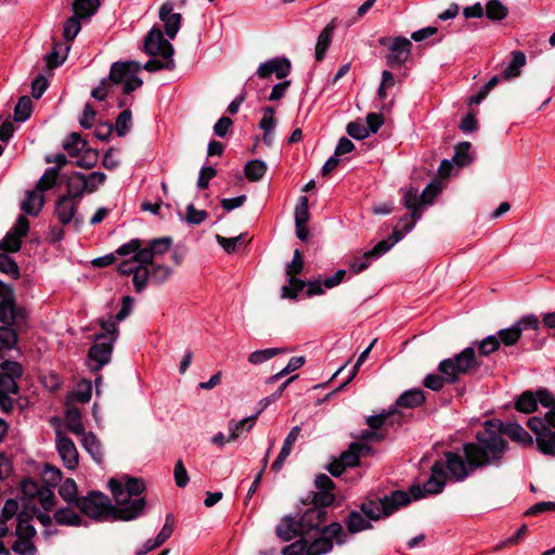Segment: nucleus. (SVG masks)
Segmentation results:
<instances>
[{
	"label": "nucleus",
	"mask_w": 555,
	"mask_h": 555,
	"mask_svg": "<svg viewBox=\"0 0 555 555\" xmlns=\"http://www.w3.org/2000/svg\"><path fill=\"white\" fill-rule=\"evenodd\" d=\"M498 426H501L498 420L487 421L482 430L476 434V441L463 446V452L468 453L479 468L502 465L508 443L499 434Z\"/></svg>",
	"instance_id": "1"
},
{
	"label": "nucleus",
	"mask_w": 555,
	"mask_h": 555,
	"mask_svg": "<svg viewBox=\"0 0 555 555\" xmlns=\"http://www.w3.org/2000/svg\"><path fill=\"white\" fill-rule=\"evenodd\" d=\"M108 487L117 505L119 520L130 521L142 514L146 504L144 498H138L145 489L142 479L128 476L112 478Z\"/></svg>",
	"instance_id": "2"
},
{
	"label": "nucleus",
	"mask_w": 555,
	"mask_h": 555,
	"mask_svg": "<svg viewBox=\"0 0 555 555\" xmlns=\"http://www.w3.org/2000/svg\"><path fill=\"white\" fill-rule=\"evenodd\" d=\"M0 358L5 351L12 350L17 341V330L26 325L27 311L15 304V299L7 285L0 281Z\"/></svg>",
	"instance_id": "3"
},
{
	"label": "nucleus",
	"mask_w": 555,
	"mask_h": 555,
	"mask_svg": "<svg viewBox=\"0 0 555 555\" xmlns=\"http://www.w3.org/2000/svg\"><path fill=\"white\" fill-rule=\"evenodd\" d=\"M476 359V351L473 346L463 349L452 358L442 360L438 365L440 375L428 374L424 378V386L434 391H439L444 384H454L460 376L469 374L473 370L479 367Z\"/></svg>",
	"instance_id": "4"
},
{
	"label": "nucleus",
	"mask_w": 555,
	"mask_h": 555,
	"mask_svg": "<svg viewBox=\"0 0 555 555\" xmlns=\"http://www.w3.org/2000/svg\"><path fill=\"white\" fill-rule=\"evenodd\" d=\"M307 545L306 555H324L330 553L334 546V540L337 545H344L347 542V534L341 524L334 521L322 527L314 535L304 537Z\"/></svg>",
	"instance_id": "5"
},
{
	"label": "nucleus",
	"mask_w": 555,
	"mask_h": 555,
	"mask_svg": "<svg viewBox=\"0 0 555 555\" xmlns=\"http://www.w3.org/2000/svg\"><path fill=\"white\" fill-rule=\"evenodd\" d=\"M411 503L409 493L402 490H395L389 495L376 500H367L360 504V512L371 521L391 515L401 506Z\"/></svg>",
	"instance_id": "6"
},
{
	"label": "nucleus",
	"mask_w": 555,
	"mask_h": 555,
	"mask_svg": "<svg viewBox=\"0 0 555 555\" xmlns=\"http://www.w3.org/2000/svg\"><path fill=\"white\" fill-rule=\"evenodd\" d=\"M76 506L96 521L119 520L117 505H113L111 499L100 491H90L87 495L80 496Z\"/></svg>",
	"instance_id": "7"
},
{
	"label": "nucleus",
	"mask_w": 555,
	"mask_h": 555,
	"mask_svg": "<svg viewBox=\"0 0 555 555\" xmlns=\"http://www.w3.org/2000/svg\"><path fill=\"white\" fill-rule=\"evenodd\" d=\"M141 69L142 66L139 62H115L112 64L106 79L109 80L113 87L122 85V93L130 94L143 83L142 79L138 76Z\"/></svg>",
	"instance_id": "8"
},
{
	"label": "nucleus",
	"mask_w": 555,
	"mask_h": 555,
	"mask_svg": "<svg viewBox=\"0 0 555 555\" xmlns=\"http://www.w3.org/2000/svg\"><path fill=\"white\" fill-rule=\"evenodd\" d=\"M431 476L424 482L423 487L418 485L411 486L409 493L411 502L418 500L427 494H438L442 492L447 481V472L444 470V464L442 461H436L431 466Z\"/></svg>",
	"instance_id": "9"
},
{
	"label": "nucleus",
	"mask_w": 555,
	"mask_h": 555,
	"mask_svg": "<svg viewBox=\"0 0 555 555\" xmlns=\"http://www.w3.org/2000/svg\"><path fill=\"white\" fill-rule=\"evenodd\" d=\"M378 43L388 48L386 63L391 68L401 67L411 55L412 42L405 37H380Z\"/></svg>",
	"instance_id": "10"
},
{
	"label": "nucleus",
	"mask_w": 555,
	"mask_h": 555,
	"mask_svg": "<svg viewBox=\"0 0 555 555\" xmlns=\"http://www.w3.org/2000/svg\"><path fill=\"white\" fill-rule=\"evenodd\" d=\"M16 520V540L11 546L12 551L17 555H36L37 546L33 541L37 534L35 527L23 514H20Z\"/></svg>",
	"instance_id": "11"
},
{
	"label": "nucleus",
	"mask_w": 555,
	"mask_h": 555,
	"mask_svg": "<svg viewBox=\"0 0 555 555\" xmlns=\"http://www.w3.org/2000/svg\"><path fill=\"white\" fill-rule=\"evenodd\" d=\"M464 455L466 461L456 452L448 451L444 453V470L448 469V473L454 481H463L479 468L474 464L475 460L468 453H464Z\"/></svg>",
	"instance_id": "12"
},
{
	"label": "nucleus",
	"mask_w": 555,
	"mask_h": 555,
	"mask_svg": "<svg viewBox=\"0 0 555 555\" xmlns=\"http://www.w3.org/2000/svg\"><path fill=\"white\" fill-rule=\"evenodd\" d=\"M24 370L17 361L5 360L0 364V395H17L20 387L17 380L23 376Z\"/></svg>",
	"instance_id": "13"
},
{
	"label": "nucleus",
	"mask_w": 555,
	"mask_h": 555,
	"mask_svg": "<svg viewBox=\"0 0 555 555\" xmlns=\"http://www.w3.org/2000/svg\"><path fill=\"white\" fill-rule=\"evenodd\" d=\"M542 406H551L554 403L553 395L545 388L537 391H524L515 402V409L521 413H532L538 409V404Z\"/></svg>",
	"instance_id": "14"
},
{
	"label": "nucleus",
	"mask_w": 555,
	"mask_h": 555,
	"mask_svg": "<svg viewBox=\"0 0 555 555\" xmlns=\"http://www.w3.org/2000/svg\"><path fill=\"white\" fill-rule=\"evenodd\" d=\"M88 143L89 141H65L63 145L68 156L76 158L75 164L82 168H92L99 159L96 149Z\"/></svg>",
	"instance_id": "15"
},
{
	"label": "nucleus",
	"mask_w": 555,
	"mask_h": 555,
	"mask_svg": "<svg viewBox=\"0 0 555 555\" xmlns=\"http://www.w3.org/2000/svg\"><path fill=\"white\" fill-rule=\"evenodd\" d=\"M79 202L69 198L68 195H62L55 203V216L62 225L73 223L76 231H79L83 225V218L77 215Z\"/></svg>",
	"instance_id": "16"
},
{
	"label": "nucleus",
	"mask_w": 555,
	"mask_h": 555,
	"mask_svg": "<svg viewBox=\"0 0 555 555\" xmlns=\"http://www.w3.org/2000/svg\"><path fill=\"white\" fill-rule=\"evenodd\" d=\"M144 52L151 56L170 59L173 54V47L164 38L162 30L154 26L144 38Z\"/></svg>",
	"instance_id": "17"
},
{
	"label": "nucleus",
	"mask_w": 555,
	"mask_h": 555,
	"mask_svg": "<svg viewBox=\"0 0 555 555\" xmlns=\"http://www.w3.org/2000/svg\"><path fill=\"white\" fill-rule=\"evenodd\" d=\"M115 343L93 337V344L88 351L91 371L98 372L111 362Z\"/></svg>",
	"instance_id": "18"
},
{
	"label": "nucleus",
	"mask_w": 555,
	"mask_h": 555,
	"mask_svg": "<svg viewBox=\"0 0 555 555\" xmlns=\"http://www.w3.org/2000/svg\"><path fill=\"white\" fill-rule=\"evenodd\" d=\"M132 127V113L129 108H125L116 118L115 125L104 122L96 127L94 137L95 139H108L113 129L118 137L128 134Z\"/></svg>",
	"instance_id": "19"
},
{
	"label": "nucleus",
	"mask_w": 555,
	"mask_h": 555,
	"mask_svg": "<svg viewBox=\"0 0 555 555\" xmlns=\"http://www.w3.org/2000/svg\"><path fill=\"white\" fill-rule=\"evenodd\" d=\"M291 61L285 56H276L261 63L256 75L261 79H268L274 75L276 79L282 80L291 74Z\"/></svg>",
	"instance_id": "20"
},
{
	"label": "nucleus",
	"mask_w": 555,
	"mask_h": 555,
	"mask_svg": "<svg viewBox=\"0 0 555 555\" xmlns=\"http://www.w3.org/2000/svg\"><path fill=\"white\" fill-rule=\"evenodd\" d=\"M288 276V285H284L282 287V297L294 299L297 295L307 286V295L309 297L315 295H322L324 293L323 288H321V280H314L305 282L296 275H287Z\"/></svg>",
	"instance_id": "21"
},
{
	"label": "nucleus",
	"mask_w": 555,
	"mask_h": 555,
	"mask_svg": "<svg viewBox=\"0 0 555 555\" xmlns=\"http://www.w3.org/2000/svg\"><path fill=\"white\" fill-rule=\"evenodd\" d=\"M55 443L64 466L70 470L76 469L79 463V454L74 441L57 430L55 434Z\"/></svg>",
	"instance_id": "22"
},
{
	"label": "nucleus",
	"mask_w": 555,
	"mask_h": 555,
	"mask_svg": "<svg viewBox=\"0 0 555 555\" xmlns=\"http://www.w3.org/2000/svg\"><path fill=\"white\" fill-rule=\"evenodd\" d=\"M327 512L320 507H309L298 519L304 537L310 535L313 531L319 532L321 525L325 521Z\"/></svg>",
	"instance_id": "23"
},
{
	"label": "nucleus",
	"mask_w": 555,
	"mask_h": 555,
	"mask_svg": "<svg viewBox=\"0 0 555 555\" xmlns=\"http://www.w3.org/2000/svg\"><path fill=\"white\" fill-rule=\"evenodd\" d=\"M500 427L498 426L499 434L508 436L513 441L521 443L524 446H531L533 443L532 436L518 423L507 422L503 423L499 421Z\"/></svg>",
	"instance_id": "24"
},
{
	"label": "nucleus",
	"mask_w": 555,
	"mask_h": 555,
	"mask_svg": "<svg viewBox=\"0 0 555 555\" xmlns=\"http://www.w3.org/2000/svg\"><path fill=\"white\" fill-rule=\"evenodd\" d=\"M172 4L170 2L164 3L159 9V18L165 23L166 35L173 39L179 31L181 23V14L172 13Z\"/></svg>",
	"instance_id": "25"
},
{
	"label": "nucleus",
	"mask_w": 555,
	"mask_h": 555,
	"mask_svg": "<svg viewBox=\"0 0 555 555\" xmlns=\"http://www.w3.org/2000/svg\"><path fill=\"white\" fill-rule=\"evenodd\" d=\"M300 431H301L300 426H294L291 429V431L288 433V435L286 436V438L283 442L282 449H281L278 457L274 460V462L271 465V469L273 472L278 473L279 470H281V468L284 465V462L289 456V454L292 452V447L295 443V441L297 440Z\"/></svg>",
	"instance_id": "26"
},
{
	"label": "nucleus",
	"mask_w": 555,
	"mask_h": 555,
	"mask_svg": "<svg viewBox=\"0 0 555 555\" xmlns=\"http://www.w3.org/2000/svg\"><path fill=\"white\" fill-rule=\"evenodd\" d=\"M275 531L276 535L283 541H291L297 537L304 538L302 529H300L298 525V519L292 516L284 517Z\"/></svg>",
	"instance_id": "27"
},
{
	"label": "nucleus",
	"mask_w": 555,
	"mask_h": 555,
	"mask_svg": "<svg viewBox=\"0 0 555 555\" xmlns=\"http://www.w3.org/2000/svg\"><path fill=\"white\" fill-rule=\"evenodd\" d=\"M347 530L351 534L372 529V521L367 519L360 511L352 509L344 520Z\"/></svg>",
	"instance_id": "28"
},
{
	"label": "nucleus",
	"mask_w": 555,
	"mask_h": 555,
	"mask_svg": "<svg viewBox=\"0 0 555 555\" xmlns=\"http://www.w3.org/2000/svg\"><path fill=\"white\" fill-rule=\"evenodd\" d=\"M43 205L44 195L35 188L26 192L25 199L21 204V209L29 216H37Z\"/></svg>",
	"instance_id": "29"
},
{
	"label": "nucleus",
	"mask_w": 555,
	"mask_h": 555,
	"mask_svg": "<svg viewBox=\"0 0 555 555\" xmlns=\"http://www.w3.org/2000/svg\"><path fill=\"white\" fill-rule=\"evenodd\" d=\"M81 444L96 464L101 465L103 463L104 453L102 450V444L92 431H89L82 436Z\"/></svg>",
	"instance_id": "30"
},
{
	"label": "nucleus",
	"mask_w": 555,
	"mask_h": 555,
	"mask_svg": "<svg viewBox=\"0 0 555 555\" xmlns=\"http://www.w3.org/2000/svg\"><path fill=\"white\" fill-rule=\"evenodd\" d=\"M401 414L396 408L390 409L377 415H371L366 418V424L371 429H379L384 425H393L395 422L399 423Z\"/></svg>",
	"instance_id": "31"
},
{
	"label": "nucleus",
	"mask_w": 555,
	"mask_h": 555,
	"mask_svg": "<svg viewBox=\"0 0 555 555\" xmlns=\"http://www.w3.org/2000/svg\"><path fill=\"white\" fill-rule=\"evenodd\" d=\"M336 28V24L331 22L326 25L323 30L320 33L318 37V41L315 44V60L318 62L322 61L326 54V51L333 40L334 30Z\"/></svg>",
	"instance_id": "32"
},
{
	"label": "nucleus",
	"mask_w": 555,
	"mask_h": 555,
	"mask_svg": "<svg viewBox=\"0 0 555 555\" xmlns=\"http://www.w3.org/2000/svg\"><path fill=\"white\" fill-rule=\"evenodd\" d=\"M424 401V391L418 388H413L401 393L396 400V405L400 408L414 409L422 405Z\"/></svg>",
	"instance_id": "33"
},
{
	"label": "nucleus",
	"mask_w": 555,
	"mask_h": 555,
	"mask_svg": "<svg viewBox=\"0 0 555 555\" xmlns=\"http://www.w3.org/2000/svg\"><path fill=\"white\" fill-rule=\"evenodd\" d=\"M86 192L87 186L83 180V175L75 172L72 176H69L67 180V191L64 195H68L69 198L80 203V199Z\"/></svg>",
	"instance_id": "34"
},
{
	"label": "nucleus",
	"mask_w": 555,
	"mask_h": 555,
	"mask_svg": "<svg viewBox=\"0 0 555 555\" xmlns=\"http://www.w3.org/2000/svg\"><path fill=\"white\" fill-rule=\"evenodd\" d=\"M258 416H259V412H257L256 414H254L251 416L245 417V418L241 420L240 422L230 421L229 422L230 435H229L227 441L236 440L241 436L243 430H246V431L251 430Z\"/></svg>",
	"instance_id": "35"
},
{
	"label": "nucleus",
	"mask_w": 555,
	"mask_h": 555,
	"mask_svg": "<svg viewBox=\"0 0 555 555\" xmlns=\"http://www.w3.org/2000/svg\"><path fill=\"white\" fill-rule=\"evenodd\" d=\"M512 60L508 65L502 70L504 79L515 78L520 75V69L526 65V55L522 51H513Z\"/></svg>",
	"instance_id": "36"
},
{
	"label": "nucleus",
	"mask_w": 555,
	"mask_h": 555,
	"mask_svg": "<svg viewBox=\"0 0 555 555\" xmlns=\"http://www.w3.org/2000/svg\"><path fill=\"white\" fill-rule=\"evenodd\" d=\"M59 167H50L47 168L43 172V175L40 177V179L36 183V189L40 193H44L46 191H49L53 189L59 180Z\"/></svg>",
	"instance_id": "37"
},
{
	"label": "nucleus",
	"mask_w": 555,
	"mask_h": 555,
	"mask_svg": "<svg viewBox=\"0 0 555 555\" xmlns=\"http://www.w3.org/2000/svg\"><path fill=\"white\" fill-rule=\"evenodd\" d=\"M262 117L259 121V128L263 131L262 139H269L274 134V129L278 124L276 118L274 117L275 111L271 106H267L262 109Z\"/></svg>",
	"instance_id": "38"
},
{
	"label": "nucleus",
	"mask_w": 555,
	"mask_h": 555,
	"mask_svg": "<svg viewBox=\"0 0 555 555\" xmlns=\"http://www.w3.org/2000/svg\"><path fill=\"white\" fill-rule=\"evenodd\" d=\"M55 521L61 526H80L82 524L81 517L72 508H59L54 513Z\"/></svg>",
	"instance_id": "39"
},
{
	"label": "nucleus",
	"mask_w": 555,
	"mask_h": 555,
	"mask_svg": "<svg viewBox=\"0 0 555 555\" xmlns=\"http://www.w3.org/2000/svg\"><path fill=\"white\" fill-rule=\"evenodd\" d=\"M65 423L66 428L77 435V436H83L87 433H85L83 424L81 423V414L78 409H69L66 412L65 416Z\"/></svg>",
	"instance_id": "40"
},
{
	"label": "nucleus",
	"mask_w": 555,
	"mask_h": 555,
	"mask_svg": "<svg viewBox=\"0 0 555 555\" xmlns=\"http://www.w3.org/2000/svg\"><path fill=\"white\" fill-rule=\"evenodd\" d=\"M486 16L494 22L504 20L508 14V9L499 0H489L485 8Z\"/></svg>",
	"instance_id": "41"
},
{
	"label": "nucleus",
	"mask_w": 555,
	"mask_h": 555,
	"mask_svg": "<svg viewBox=\"0 0 555 555\" xmlns=\"http://www.w3.org/2000/svg\"><path fill=\"white\" fill-rule=\"evenodd\" d=\"M267 171V165L260 159H253L246 163L244 173L249 181H259Z\"/></svg>",
	"instance_id": "42"
},
{
	"label": "nucleus",
	"mask_w": 555,
	"mask_h": 555,
	"mask_svg": "<svg viewBox=\"0 0 555 555\" xmlns=\"http://www.w3.org/2000/svg\"><path fill=\"white\" fill-rule=\"evenodd\" d=\"M99 324L101 326V332L95 334L94 337L98 339H104V340H112L116 341L119 336V331L116 325V322L113 319L104 320L101 319L99 321Z\"/></svg>",
	"instance_id": "43"
},
{
	"label": "nucleus",
	"mask_w": 555,
	"mask_h": 555,
	"mask_svg": "<svg viewBox=\"0 0 555 555\" xmlns=\"http://www.w3.org/2000/svg\"><path fill=\"white\" fill-rule=\"evenodd\" d=\"M99 5L100 0H75L73 10L79 17H89L96 12Z\"/></svg>",
	"instance_id": "44"
},
{
	"label": "nucleus",
	"mask_w": 555,
	"mask_h": 555,
	"mask_svg": "<svg viewBox=\"0 0 555 555\" xmlns=\"http://www.w3.org/2000/svg\"><path fill=\"white\" fill-rule=\"evenodd\" d=\"M285 349L282 348H267L261 350H256L251 352L248 357V362L253 365H259L274 358L275 356L285 352Z\"/></svg>",
	"instance_id": "45"
},
{
	"label": "nucleus",
	"mask_w": 555,
	"mask_h": 555,
	"mask_svg": "<svg viewBox=\"0 0 555 555\" xmlns=\"http://www.w3.org/2000/svg\"><path fill=\"white\" fill-rule=\"evenodd\" d=\"M469 141H462L456 147L452 157L454 164L459 167H464L473 160V156L469 153L470 150Z\"/></svg>",
	"instance_id": "46"
},
{
	"label": "nucleus",
	"mask_w": 555,
	"mask_h": 555,
	"mask_svg": "<svg viewBox=\"0 0 555 555\" xmlns=\"http://www.w3.org/2000/svg\"><path fill=\"white\" fill-rule=\"evenodd\" d=\"M500 340V345L503 344L507 347L516 345L521 334L518 325L513 324L511 327L502 328L495 334Z\"/></svg>",
	"instance_id": "47"
},
{
	"label": "nucleus",
	"mask_w": 555,
	"mask_h": 555,
	"mask_svg": "<svg viewBox=\"0 0 555 555\" xmlns=\"http://www.w3.org/2000/svg\"><path fill=\"white\" fill-rule=\"evenodd\" d=\"M59 494L68 504L77 505V500L80 499V496H77V485L72 478H67L61 485L59 489Z\"/></svg>",
	"instance_id": "48"
},
{
	"label": "nucleus",
	"mask_w": 555,
	"mask_h": 555,
	"mask_svg": "<svg viewBox=\"0 0 555 555\" xmlns=\"http://www.w3.org/2000/svg\"><path fill=\"white\" fill-rule=\"evenodd\" d=\"M538 449L546 455H555V431L548 429L541 437H537Z\"/></svg>",
	"instance_id": "49"
},
{
	"label": "nucleus",
	"mask_w": 555,
	"mask_h": 555,
	"mask_svg": "<svg viewBox=\"0 0 555 555\" xmlns=\"http://www.w3.org/2000/svg\"><path fill=\"white\" fill-rule=\"evenodd\" d=\"M474 345L477 346L478 353L480 356L487 357L496 351L500 347V340L498 336L489 335L480 341H475Z\"/></svg>",
	"instance_id": "50"
},
{
	"label": "nucleus",
	"mask_w": 555,
	"mask_h": 555,
	"mask_svg": "<svg viewBox=\"0 0 555 555\" xmlns=\"http://www.w3.org/2000/svg\"><path fill=\"white\" fill-rule=\"evenodd\" d=\"M31 100L27 96H21L14 107V120L25 121L31 114Z\"/></svg>",
	"instance_id": "51"
},
{
	"label": "nucleus",
	"mask_w": 555,
	"mask_h": 555,
	"mask_svg": "<svg viewBox=\"0 0 555 555\" xmlns=\"http://www.w3.org/2000/svg\"><path fill=\"white\" fill-rule=\"evenodd\" d=\"M308 500H311L313 504L312 507H320L325 509V507L333 504L335 495L332 493V491H318L311 492L308 495Z\"/></svg>",
	"instance_id": "52"
},
{
	"label": "nucleus",
	"mask_w": 555,
	"mask_h": 555,
	"mask_svg": "<svg viewBox=\"0 0 555 555\" xmlns=\"http://www.w3.org/2000/svg\"><path fill=\"white\" fill-rule=\"evenodd\" d=\"M150 276V268L145 266H139L135 272L132 274V282L137 293H141L147 284Z\"/></svg>",
	"instance_id": "53"
},
{
	"label": "nucleus",
	"mask_w": 555,
	"mask_h": 555,
	"mask_svg": "<svg viewBox=\"0 0 555 555\" xmlns=\"http://www.w3.org/2000/svg\"><path fill=\"white\" fill-rule=\"evenodd\" d=\"M79 16L76 14L69 18H67L64 23L63 27V36L64 39L67 41L74 40L75 37L78 35V33L81 29V24L79 21Z\"/></svg>",
	"instance_id": "54"
},
{
	"label": "nucleus",
	"mask_w": 555,
	"mask_h": 555,
	"mask_svg": "<svg viewBox=\"0 0 555 555\" xmlns=\"http://www.w3.org/2000/svg\"><path fill=\"white\" fill-rule=\"evenodd\" d=\"M309 201L307 196H300L295 209V225L307 223L309 220Z\"/></svg>",
	"instance_id": "55"
},
{
	"label": "nucleus",
	"mask_w": 555,
	"mask_h": 555,
	"mask_svg": "<svg viewBox=\"0 0 555 555\" xmlns=\"http://www.w3.org/2000/svg\"><path fill=\"white\" fill-rule=\"evenodd\" d=\"M359 447L360 446L358 444V442H351L349 448H348V450L344 451L340 454L339 460L343 462V464L346 467L358 466L360 457H359L356 449L359 448Z\"/></svg>",
	"instance_id": "56"
},
{
	"label": "nucleus",
	"mask_w": 555,
	"mask_h": 555,
	"mask_svg": "<svg viewBox=\"0 0 555 555\" xmlns=\"http://www.w3.org/2000/svg\"><path fill=\"white\" fill-rule=\"evenodd\" d=\"M346 130L352 139H366L370 137V131H366L365 124L361 119L349 122Z\"/></svg>",
	"instance_id": "57"
},
{
	"label": "nucleus",
	"mask_w": 555,
	"mask_h": 555,
	"mask_svg": "<svg viewBox=\"0 0 555 555\" xmlns=\"http://www.w3.org/2000/svg\"><path fill=\"white\" fill-rule=\"evenodd\" d=\"M175 528V517L172 514H168L166 516L165 525L163 526L162 530L157 534V537L154 539L156 541V545L164 544L172 534Z\"/></svg>",
	"instance_id": "58"
},
{
	"label": "nucleus",
	"mask_w": 555,
	"mask_h": 555,
	"mask_svg": "<svg viewBox=\"0 0 555 555\" xmlns=\"http://www.w3.org/2000/svg\"><path fill=\"white\" fill-rule=\"evenodd\" d=\"M21 240H22V237H20L15 233L9 231L0 243V249L15 253V251L20 250V248H21V245H22Z\"/></svg>",
	"instance_id": "59"
},
{
	"label": "nucleus",
	"mask_w": 555,
	"mask_h": 555,
	"mask_svg": "<svg viewBox=\"0 0 555 555\" xmlns=\"http://www.w3.org/2000/svg\"><path fill=\"white\" fill-rule=\"evenodd\" d=\"M106 179V175L101 171H93L88 176L83 175V180L86 182L87 192L92 193L96 191V189L104 183Z\"/></svg>",
	"instance_id": "60"
},
{
	"label": "nucleus",
	"mask_w": 555,
	"mask_h": 555,
	"mask_svg": "<svg viewBox=\"0 0 555 555\" xmlns=\"http://www.w3.org/2000/svg\"><path fill=\"white\" fill-rule=\"evenodd\" d=\"M216 240L218 244L228 253L233 254L236 250V247L238 244H242L244 242V235L240 234L235 237H224L219 234L216 235Z\"/></svg>",
	"instance_id": "61"
},
{
	"label": "nucleus",
	"mask_w": 555,
	"mask_h": 555,
	"mask_svg": "<svg viewBox=\"0 0 555 555\" xmlns=\"http://www.w3.org/2000/svg\"><path fill=\"white\" fill-rule=\"evenodd\" d=\"M207 216L208 214L206 210H197L193 204H189L186 206L185 221L189 224H201L207 218Z\"/></svg>",
	"instance_id": "62"
},
{
	"label": "nucleus",
	"mask_w": 555,
	"mask_h": 555,
	"mask_svg": "<svg viewBox=\"0 0 555 555\" xmlns=\"http://www.w3.org/2000/svg\"><path fill=\"white\" fill-rule=\"evenodd\" d=\"M441 188L438 182H430L418 195L423 205L431 204L434 198L439 194Z\"/></svg>",
	"instance_id": "63"
},
{
	"label": "nucleus",
	"mask_w": 555,
	"mask_h": 555,
	"mask_svg": "<svg viewBox=\"0 0 555 555\" xmlns=\"http://www.w3.org/2000/svg\"><path fill=\"white\" fill-rule=\"evenodd\" d=\"M172 273V270L164 264H152L150 269V276L157 283L165 282Z\"/></svg>",
	"instance_id": "64"
}]
</instances>
